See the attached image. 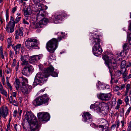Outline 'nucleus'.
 I'll use <instances>...</instances> for the list:
<instances>
[{
    "label": "nucleus",
    "mask_w": 131,
    "mask_h": 131,
    "mask_svg": "<svg viewBox=\"0 0 131 131\" xmlns=\"http://www.w3.org/2000/svg\"><path fill=\"white\" fill-rule=\"evenodd\" d=\"M54 68L51 66L44 69L43 72H38L36 74L33 83V85H36L39 84L41 85L47 80V78L51 75L54 77L58 76V73L54 71Z\"/></svg>",
    "instance_id": "nucleus-1"
},
{
    "label": "nucleus",
    "mask_w": 131,
    "mask_h": 131,
    "mask_svg": "<svg viewBox=\"0 0 131 131\" xmlns=\"http://www.w3.org/2000/svg\"><path fill=\"white\" fill-rule=\"evenodd\" d=\"M64 38L63 36H60L57 39L53 38L49 40L46 44V47L48 51L50 54L48 57V61L50 63L53 60H55V56L52 54L53 53L58 46V42L60 41L62 38Z\"/></svg>",
    "instance_id": "nucleus-2"
},
{
    "label": "nucleus",
    "mask_w": 131,
    "mask_h": 131,
    "mask_svg": "<svg viewBox=\"0 0 131 131\" xmlns=\"http://www.w3.org/2000/svg\"><path fill=\"white\" fill-rule=\"evenodd\" d=\"M99 35L98 33L95 32L93 34L90 39L91 40V43L94 45L92 48V52L96 56L101 54L103 51L100 44L102 40L99 38Z\"/></svg>",
    "instance_id": "nucleus-3"
},
{
    "label": "nucleus",
    "mask_w": 131,
    "mask_h": 131,
    "mask_svg": "<svg viewBox=\"0 0 131 131\" xmlns=\"http://www.w3.org/2000/svg\"><path fill=\"white\" fill-rule=\"evenodd\" d=\"M28 123L23 124L24 129H26V131H39V125L37 121V119L34 115L32 116L28 121Z\"/></svg>",
    "instance_id": "nucleus-4"
},
{
    "label": "nucleus",
    "mask_w": 131,
    "mask_h": 131,
    "mask_svg": "<svg viewBox=\"0 0 131 131\" xmlns=\"http://www.w3.org/2000/svg\"><path fill=\"white\" fill-rule=\"evenodd\" d=\"M38 41L33 38H28L25 41V44L26 48L29 50L33 49H39L38 46Z\"/></svg>",
    "instance_id": "nucleus-5"
},
{
    "label": "nucleus",
    "mask_w": 131,
    "mask_h": 131,
    "mask_svg": "<svg viewBox=\"0 0 131 131\" xmlns=\"http://www.w3.org/2000/svg\"><path fill=\"white\" fill-rule=\"evenodd\" d=\"M48 96L45 94L35 99L32 102V104L35 106L41 105L47 103L49 100Z\"/></svg>",
    "instance_id": "nucleus-6"
},
{
    "label": "nucleus",
    "mask_w": 131,
    "mask_h": 131,
    "mask_svg": "<svg viewBox=\"0 0 131 131\" xmlns=\"http://www.w3.org/2000/svg\"><path fill=\"white\" fill-rule=\"evenodd\" d=\"M111 57H110L109 56L106 55H104L102 57L103 59L105 61V64L108 66L111 73V68L110 66V65L111 64L112 67H113L114 66H115L116 65L117 61L120 59V58L117 60L113 58H112V56H113V55H111Z\"/></svg>",
    "instance_id": "nucleus-7"
},
{
    "label": "nucleus",
    "mask_w": 131,
    "mask_h": 131,
    "mask_svg": "<svg viewBox=\"0 0 131 131\" xmlns=\"http://www.w3.org/2000/svg\"><path fill=\"white\" fill-rule=\"evenodd\" d=\"M38 117L39 122L43 123L44 122H46L49 120L50 116L47 112H41L38 114Z\"/></svg>",
    "instance_id": "nucleus-8"
},
{
    "label": "nucleus",
    "mask_w": 131,
    "mask_h": 131,
    "mask_svg": "<svg viewBox=\"0 0 131 131\" xmlns=\"http://www.w3.org/2000/svg\"><path fill=\"white\" fill-rule=\"evenodd\" d=\"M26 65L22 70L21 73L23 75L27 77L33 72L34 69L32 66L30 64Z\"/></svg>",
    "instance_id": "nucleus-9"
},
{
    "label": "nucleus",
    "mask_w": 131,
    "mask_h": 131,
    "mask_svg": "<svg viewBox=\"0 0 131 131\" xmlns=\"http://www.w3.org/2000/svg\"><path fill=\"white\" fill-rule=\"evenodd\" d=\"M98 98L103 101H108L111 98L112 94L111 93H100L97 94Z\"/></svg>",
    "instance_id": "nucleus-10"
},
{
    "label": "nucleus",
    "mask_w": 131,
    "mask_h": 131,
    "mask_svg": "<svg viewBox=\"0 0 131 131\" xmlns=\"http://www.w3.org/2000/svg\"><path fill=\"white\" fill-rule=\"evenodd\" d=\"M101 109L99 112H101L104 114H106L109 112L110 107L108 104L104 102H102L101 103Z\"/></svg>",
    "instance_id": "nucleus-11"
},
{
    "label": "nucleus",
    "mask_w": 131,
    "mask_h": 131,
    "mask_svg": "<svg viewBox=\"0 0 131 131\" xmlns=\"http://www.w3.org/2000/svg\"><path fill=\"white\" fill-rule=\"evenodd\" d=\"M67 14L64 12H62L60 14L57 15L56 17L52 16L51 17L53 20H52V22H54L55 23H57L58 22L57 21L60 20L62 21L63 18L67 16Z\"/></svg>",
    "instance_id": "nucleus-12"
},
{
    "label": "nucleus",
    "mask_w": 131,
    "mask_h": 131,
    "mask_svg": "<svg viewBox=\"0 0 131 131\" xmlns=\"http://www.w3.org/2000/svg\"><path fill=\"white\" fill-rule=\"evenodd\" d=\"M43 6V5L40 4L39 6V5H37L36 6V7L38 8L37 10L39 11V13L36 15V20L39 21L40 20H42L44 18L45 16V15L43 14L40 13V12L42 10L43 11V9H42Z\"/></svg>",
    "instance_id": "nucleus-13"
},
{
    "label": "nucleus",
    "mask_w": 131,
    "mask_h": 131,
    "mask_svg": "<svg viewBox=\"0 0 131 131\" xmlns=\"http://www.w3.org/2000/svg\"><path fill=\"white\" fill-rule=\"evenodd\" d=\"M0 115L3 118H6L8 115V109L7 106L5 105L1 106L0 108Z\"/></svg>",
    "instance_id": "nucleus-14"
},
{
    "label": "nucleus",
    "mask_w": 131,
    "mask_h": 131,
    "mask_svg": "<svg viewBox=\"0 0 131 131\" xmlns=\"http://www.w3.org/2000/svg\"><path fill=\"white\" fill-rule=\"evenodd\" d=\"M82 116L83 117L82 120L84 122L89 123L92 121V115L88 112L83 113Z\"/></svg>",
    "instance_id": "nucleus-15"
},
{
    "label": "nucleus",
    "mask_w": 131,
    "mask_h": 131,
    "mask_svg": "<svg viewBox=\"0 0 131 131\" xmlns=\"http://www.w3.org/2000/svg\"><path fill=\"white\" fill-rule=\"evenodd\" d=\"M23 28L22 27L18 28L15 31V33L14 34L15 39H18L23 37Z\"/></svg>",
    "instance_id": "nucleus-16"
},
{
    "label": "nucleus",
    "mask_w": 131,
    "mask_h": 131,
    "mask_svg": "<svg viewBox=\"0 0 131 131\" xmlns=\"http://www.w3.org/2000/svg\"><path fill=\"white\" fill-rule=\"evenodd\" d=\"M32 88V86L31 85L27 84L26 86H21L20 89L23 93L27 94L30 92Z\"/></svg>",
    "instance_id": "nucleus-17"
},
{
    "label": "nucleus",
    "mask_w": 131,
    "mask_h": 131,
    "mask_svg": "<svg viewBox=\"0 0 131 131\" xmlns=\"http://www.w3.org/2000/svg\"><path fill=\"white\" fill-rule=\"evenodd\" d=\"M42 57V55H35L32 56L29 58V61L30 63H36Z\"/></svg>",
    "instance_id": "nucleus-18"
},
{
    "label": "nucleus",
    "mask_w": 131,
    "mask_h": 131,
    "mask_svg": "<svg viewBox=\"0 0 131 131\" xmlns=\"http://www.w3.org/2000/svg\"><path fill=\"white\" fill-rule=\"evenodd\" d=\"M21 60L23 62L21 63L22 65L29 64L28 60H29V57L28 55L21 56Z\"/></svg>",
    "instance_id": "nucleus-19"
},
{
    "label": "nucleus",
    "mask_w": 131,
    "mask_h": 131,
    "mask_svg": "<svg viewBox=\"0 0 131 131\" xmlns=\"http://www.w3.org/2000/svg\"><path fill=\"white\" fill-rule=\"evenodd\" d=\"M12 46L13 49L14 50L15 54H16L19 53L20 49L21 46V44L18 43L15 46L13 45Z\"/></svg>",
    "instance_id": "nucleus-20"
},
{
    "label": "nucleus",
    "mask_w": 131,
    "mask_h": 131,
    "mask_svg": "<svg viewBox=\"0 0 131 131\" xmlns=\"http://www.w3.org/2000/svg\"><path fill=\"white\" fill-rule=\"evenodd\" d=\"M10 103L12 104L14 106H17L18 105L17 99L16 98H13L12 96L9 98Z\"/></svg>",
    "instance_id": "nucleus-21"
},
{
    "label": "nucleus",
    "mask_w": 131,
    "mask_h": 131,
    "mask_svg": "<svg viewBox=\"0 0 131 131\" xmlns=\"http://www.w3.org/2000/svg\"><path fill=\"white\" fill-rule=\"evenodd\" d=\"M99 103L94 104H91L90 106L91 109H94L97 112H99L100 111L101 108L99 106Z\"/></svg>",
    "instance_id": "nucleus-22"
},
{
    "label": "nucleus",
    "mask_w": 131,
    "mask_h": 131,
    "mask_svg": "<svg viewBox=\"0 0 131 131\" xmlns=\"http://www.w3.org/2000/svg\"><path fill=\"white\" fill-rule=\"evenodd\" d=\"M116 99L115 98H113L111 101L108 102L107 103L108 104L110 109H111L114 107L116 104Z\"/></svg>",
    "instance_id": "nucleus-23"
},
{
    "label": "nucleus",
    "mask_w": 131,
    "mask_h": 131,
    "mask_svg": "<svg viewBox=\"0 0 131 131\" xmlns=\"http://www.w3.org/2000/svg\"><path fill=\"white\" fill-rule=\"evenodd\" d=\"M34 115L31 111H28L26 112L25 117L28 121L30 118H31V117Z\"/></svg>",
    "instance_id": "nucleus-24"
},
{
    "label": "nucleus",
    "mask_w": 131,
    "mask_h": 131,
    "mask_svg": "<svg viewBox=\"0 0 131 131\" xmlns=\"http://www.w3.org/2000/svg\"><path fill=\"white\" fill-rule=\"evenodd\" d=\"M8 32L9 33H12L13 32L14 30V27L15 25L9 24H8Z\"/></svg>",
    "instance_id": "nucleus-25"
},
{
    "label": "nucleus",
    "mask_w": 131,
    "mask_h": 131,
    "mask_svg": "<svg viewBox=\"0 0 131 131\" xmlns=\"http://www.w3.org/2000/svg\"><path fill=\"white\" fill-rule=\"evenodd\" d=\"M42 27V26L40 21H39V22L36 24H33L32 25L33 28H41Z\"/></svg>",
    "instance_id": "nucleus-26"
},
{
    "label": "nucleus",
    "mask_w": 131,
    "mask_h": 131,
    "mask_svg": "<svg viewBox=\"0 0 131 131\" xmlns=\"http://www.w3.org/2000/svg\"><path fill=\"white\" fill-rule=\"evenodd\" d=\"M22 79V81L21 82V86H26L28 83V80L26 78L21 77Z\"/></svg>",
    "instance_id": "nucleus-27"
},
{
    "label": "nucleus",
    "mask_w": 131,
    "mask_h": 131,
    "mask_svg": "<svg viewBox=\"0 0 131 131\" xmlns=\"http://www.w3.org/2000/svg\"><path fill=\"white\" fill-rule=\"evenodd\" d=\"M14 84L16 90H18L20 88V82L19 80L18 79H16Z\"/></svg>",
    "instance_id": "nucleus-28"
},
{
    "label": "nucleus",
    "mask_w": 131,
    "mask_h": 131,
    "mask_svg": "<svg viewBox=\"0 0 131 131\" xmlns=\"http://www.w3.org/2000/svg\"><path fill=\"white\" fill-rule=\"evenodd\" d=\"M128 72L126 69H121V74H122L123 77H127Z\"/></svg>",
    "instance_id": "nucleus-29"
},
{
    "label": "nucleus",
    "mask_w": 131,
    "mask_h": 131,
    "mask_svg": "<svg viewBox=\"0 0 131 131\" xmlns=\"http://www.w3.org/2000/svg\"><path fill=\"white\" fill-rule=\"evenodd\" d=\"M48 19L47 18H44L42 20H40V21L42 26L46 25L48 22Z\"/></svg>",
    "instance_id": "nucleus-30"
},
{
    "label": "nucleus",
    "mask_w": 131,
    "mask_h": 131,
    "mask_svg": "<svg viewBox=\"0 0 131 131\" xmlns=\"http://www.w3.org/2000/svg\"><path fill=\"white\" fill-rule=\"evenodd\" d=\"M126 62L125 60H123L121 63V69H124L126 65Z\"/></svg>",
    "instance_id": "nucleus-31"
},
{
    "label": "nucleus",
    "mask_w": 131,
    "mask_h": 131,
    "mask_svg": "<svg viewBox=\"0 0 131 131\" xmlns=\"http://www.w3.org/2000/svg\"><path fill=\"white\" fill-rule=\"evenodd\" d=\"M15 20L14 19L12 16H10V21L8 23L9 24L15 25Z\"/></svg>",
    "instance_id": "nucleus-32"
},
{
    "label": "nucleus",
    "mask_w": 131,
    "mask_h": 131,
    "mask_svg": "<svg viewBox=\"0 0 131 131\" xmlns=\"http://www.w3.org/2000/svg\"><path fill=\"white\" fill-rule=\"evenodd\" d=\"M100 123L102 124V125H105L108 124V122L105 119L102 118L101 119V121H100Z\"/></svg>",
    "instance_id": "nucleus-33"
},
{
    "label": "nucleus",
    "mask_w": 131,
    "mask_h": 131,
    "mask_svg": "<svg viewBox=\"0 0 131 131\" xmlns=\"http://www.w3.org/2000/svg\"><path fill=\"white\" fill-rule=\"evenodd\" d=\"M123 48L124 51H127L128 49V45L127 43H125L123 45Z\"/></svg>",
    "instance_id": "nucleus-34"
},
{
    "label": "nucleus",
    "mask_w": 131,
    "mask_h": 131,
    "mask_svg": "<svg viewBox=\"0 0 131 131\" xmlns=\"http://www.w3.org/2000/svg\"><path fill=\"white\" fill-rule=\"evenodd\" d=\"M121 74V70H118L115 72V74L116 76L118 77L120 76Z\"/></svg>",
    "instance_id": "nucleus-35"
},
{
    "label": "nucleus",
    "mask_w": 131,
    "mask_h": 131,
    "mask_svg": "<svg viewBox=\"0 0 131 131\" xmlns=\"http://www.w3.org/2000/svg\"><path fill=\"white\" fill-rule=\"evenodd\" d=\"M0 92L3 95H4L6 97L7 96V93L6 91L4 89L0 91Z\"/></svg>",
    "instance_id": "nucleus-36"
},
{
    "label": "nucleus",
    "mask_w": 131,
    "mask_h": 131,
    "mask_svg": "<svg viewBox=\"0 0 131 131\" xmlns=\"http://www.w3.org/2000/svg\"><path fill=\"white\" fill-rule=\"evenodd\" d=\"M124 100L126 103V105H128L129 104V99L128 96H126L124 99Z\"/></svg>",
    "instance_id": "nucleus-37"
},
{
    "label": "nucleus",
    "mask_w": 131,
    "mask_h": 131,
    "mask_svg": "<svg viewBox=\"0 0 131 131\" xmlns=\"http://www.w3.org/2000/svg\"><path fill=\"white\" fill-rule=\"evenodd\" d=\"M105 126V125H98V127H99L100 128H101V131H106V130L104 131L105 128H104V127Z\"/></svg>",
    "instance_id": "nucleus-38"
},
{
    "label": "nucleus",
    "mask_w": 131,
    "mask_h": 131,
    "mask_svg": "<svg viewBox=\"0 0 131 131\" xmlns=\"http://www.w3.org/2000/svg\"><path fill=\"white\" fill-rule=\"evenodd\" d=\"M104 84H103L102 85H100L98 86V87H97V88H98V89L100 90H104Z\"/></svg>",
    "instance_id": "nucleus-39"
},
{
    "label": "nucleus",
    "mask_w": 131,
    "mask_h": 131,
    "mask_svg": "<svg viewBox=\"0 0 131 131\" xmlns=\"http://www.w3.org/2000/svg\"><path fill=\"white\" fill-rule=\"evenodd\" d=\"M21 17H17L15 20V24L17 23L20 20Z\"/></svg>",
    "instance_id": "nucleus-40"
},
{
    "label": "nucleus",
    "mask_w": 131,
    "mask_h": 131,
    "mask_svg": "<svg viewBox=\"0 0 131 131\" xmlns=\"http://www.w3.org/2000/svg\"><path fill=\"white\" fill-rule=\"evenodd\" d=\"M120 89L119 87L117 85H115L114 87V90L115 91H117Z\"/></svg>",
    "instance_id": "nucleus-41"
},
{
    "label": "nucleus",
    "mask_w": 131,
    "mask_h": 131,
    "mask_svg": "<svg viewBox=\"0 0 131 131\" xmlns=\"http://www.w3.org/2000/svg\"><path fill=\"white\" fill-rule=\"evenodd\" d=\"M24 15L26 16H27L29 15V13L27 10H25L24 11Z\"/></svg>",
    "instance_id": "nucleus-42"
},
{
    "label": "nucleus",
    "mask_w": 131,
    "mask_h": 131,
    "mask_svg": "<svg viewBox=\"0 0 131 131\" xmlns=\"http://www.w3.org/2000/svg\"><path fill=\"white\" fill-rule=\"evenodd\" d=\"M90 125L94 128H98V125H96L94 123H91Z\"/></svg>",
    "instance_id": "nucleus-43"
},
{
    "label": "nucleus",
    "mask_w": 131,
    "mask_h": 131,
    "mask_svg": "<svg viewBox=\"0 0 131 131\" xmlns=\"http://www.w3.org/2000/svg\"><path fill=\"white\" fill-rule=\"evenodd\" d=\"M6 83L7 84L8 86V87L10 89V90H12V89H13L12 87V86L11 85L10 83H9V82H6Z\"/></svg>",
    "instance_id": "nucleus-44"
},
{
    "label": "nucleus",
    "mask_w": 131,
    "mask_h": 131,
    "mask_svg": "<svg viewBox=\"0 0 131 131\" xmlns=\"http://www.w3.org/2000/svg\"><path fill=\"white\" fill-rule=\"evenodd\" d=\"M17 64L16 60L15 59H14L12 64V67H14L15 66V64Z\"/></svg>",
    "instance_id": "nucleus-45"
},
{
    "label": "nucleus",
    "mask_w": 131,
    "mask_h": 131,
    "mask_svg": "<svg viewBox=\"0 0 131 131\" xmlns=\"http://www.w3.org/2000/svg\"><path fill=\"white\" fill-rule=\"evenodd\" d=\"M131 110V107L130 106L129 108L127 109V111L126 113V115H128L130 111Z\"/></svg>",
    "instance_id": "nucleus-46"
},
{
    "label": "nucleus",
    "mask_w": 131,
    "mask_h": 131,
    "mask_svg": "<svg viewBox=\"0 0 131 131\" xmlns=\"http://www.w3.org/2000/svg\"><path fill=\"white\" fill-rule=\"evenodd\" d=\"M14 126L15 129L16 131H17V130L18 129V128H19L20 127V126L19 125H17V124H14Z\"/></svg>",
    "instance_id": "nucleus-47"
},
{
    "label": "nucleus",
    "mask_w": 131,
    "mask_h": 131,
    "mask_svg": "<svg viewBox=\"0 0 131 131\" xmlns=\"http://www.w3.org/2000/svg\"><path fill=\"white\" fill-rule=\"evenodd\" d=\"M17 6H15L12 9V13H14L15 12V11L17 9Z\"/></svg>",
    "instance_id": "nucleus-48"
},
{
    "label": "nucleus",
    "mask_w": 131,
    "mask_h": 131,
    "mask_svg": "<svg viewBox=\"0 0 131 131\" xmlns=\"http://www.w3.org/2000/svg\"><path fill=\"white\" fill-rule=\"evenodd\" d=\"M11 38H8L7 40V42L8 44H9L10 45H12V42L11 41Z\"/></svg>",
    "instance_id": "nucleus-49"
},
{
    "label": "nucleus",
    "mask_w": 131,
    "mask_h": 131,
    "mask_svg": "<svg viewBox=\"0 0 131 131\" xmlns=\"http://www.w3.org/2000/svg\"><path fill=\"white\" fill-rule=\"evenodd\" d=\"M14 54V52L11 50L9 51V56L11 58H13Z\"/></svg>",
    "instance_id": "nucleus-50"
},
{
    "label": "nucleus",
    "mask_w": 131,
    "mask_h": 131,
    "mask_svg": "<svg viewBox=\"0 0 131 131\" xmlns=\"http://www.w3.org/2000/svg\"><path fill=\"white\" fill-rule=\"evenodd\" d=\"M6 20L7 21H8L9 20V15L7 12L6 13Z\"/></svg>",
    "instance_id": "nucleus-51"
},
{
    "label": "nucleus",
    "mask_w": 131,
    "mask_h": 131,
    "mask_svg": "<svg viewBox=\"0 0 131 131\" xmlns=\"http://www.w3.org/2000/svg\"><path fill=\"white\" fill-rule=\"evenodd\" d=\"M17 110H15L13 112V116L14 117H15L17 115Z\"/></svg>",
    "instance_id": "nucleus-52"
},
{
    "label": "nucleus",
    "mask_w": 131,
    "mask_h": 131,
    "mask_svg": "<svg viewBox=\"0 0 131 131\" xmlns=\"http://www.w3.org/2000/svg\"><path fill=\"white\" fill-rule=\"evenodd\" d=\"M122 104V101L120 99H119L118 100V101H117V104H118V105H121V104Z\"/></svg>",
    "instance_id": "nucleus-53"
},
{
    "label": "nucleus",
    "mask_w": 131,
    "mask_h": 131,
    "mask_svg": "<svg viewBox=\"0 0 131 131\" xmlns=\"http://www.w3.org/2000/svg\"><path fill=\"white\" fill-rule=\"evenodd\" d=\"M104 90L106 89H108L110 88L109 86L108 85L104 84Z\"/></svg>",
    "instance_id": "nucleus-54"
},
{
    "label": "nucleus",
    "mask_w": 131,
    "mask_h": 131,
    "mask_svg": "<svg viewBox=\"0 0 131 131\" xmlns=\"http://www.w3.org/2000/svg\"><path fill=\"white\" fill-rule=\"evenodd\" d=\"M0 56L3 59L4 58V56L3 52L2 51H1L0 53Z\"/></svg>",
    "instance_id": "nucleus-55"
},
{
    "label": "nucleus",
    "mask_w": 131,
    "mask_h": 131,
    "mask_svg": "<svg viewBox=\"0 0 131 131\" xmlns=\"http://www.w3.org/2000/svg\"><path fill=\"white\" fill-rule=\"evenodd\" d=\"M103 84V83H102L100 81H98V84H97V88L98 87V86H99V85H101Z\"/></svg>",
    "instance_id": "nucleus-56"
},
{
    "label": "nucleus",
    "mask_w": 131,
    "mask_h": 131,
    "mask_svg": "<svg viewBox=\"0 0 131 131\" xmlns=\"http://www.w3.org/2000/svg\"><path fill=\"white\" fill-rule=\"evenodd\" d=\"M19 62H17L16 66V71H17L18 70V68L19 67Z\"/></svg>",
    "instance_id": "nucleus-57"
},
{
    "label": "nucleus",
    "mask_w": 131,
    "mask_h": 131,
    "mask_svg": "<svg viewBox=\"0 0 131 131\" xmlns=\"http://www.w3.org/2000/svg\"><path fill=\"white\" fill-rule=\"evenodd\" d=\"M120 123L119 121H117L116 123V125H117V128H118V127Z\"/></svg>",
    "instance_id": "nucleus-58"
},
{
    "label": "nucleus",
    "mask_w": 131,
    "mask_h": 131,
    "mask_svg": "<svg viewBox=\"0 0 131 131\" xmlns=\"http://www.w3.org/2000/svg\"><path fill=\"white\" fill-rule=\"evenodd\" d=\"M12 95L15 98H16V93L15 92H13L12 93Z\"/></svg>",
    "instance_id": "nucleus-59"
},
{
    "label": "nucleus",
    "mask_w": 131,
    "mask_h": 131,
    "mask_svg": "<svg viewBox=\"0 0 131 131\" xmlns=\"http://www.w3.org/2000/svg\"><path fill=\"white\" fill-rule=\"evenodd\" d=\"M23 23L25 24L28 25L29 24V23L25 19H24L23 20Z\"/></svg>",
    "instance_id": "nucleus-60"
},
{
    "label": "nucleus",
    "mask_w": 131,
    "mask_h": 131,
    "mask_svg": "<svg viewBox=\"0 0 131 131\" xmlns=\"http://www.w3.org/2000/svg\"><path fill=\"white\" fill-rule=\"evenodd\" d=\"M3 87L2 84L0 82V91L3 89Z\"/></svg>",
    "instance_id": "nucleus-61"
},
{
    "label": "nucleus",
    "mask_w": 131,
    "mask_h": 131,
    "mask_svg": "<svg viewBox=\"0 0 131 131\" xmlns=\"http://www.w3.org/2000/svg\"><path fill=\"white\" fill-rule=\"evenodd\" d=\"M131 127V124H129V126L128 127V128H129L127 129V131H129L130 129V128Z\"/></svg>",
    "instance_id": "nucleus-62"
},
{
    "label": "nucleus",
    "mask_w": 131,
    "mask_h": 131,
    "mask_svg": "<svg viewBox=\"0 0 131 131\" xmlns=\"http://www.w3.org/2000/svg\"><path fill=\"white\" fill-rule=\"evenodd\" d=\"M121 123H122V126L123 127L124 126V121L123 120L122 121H121Z\"/></svg>",
    "instance_id": "nucleus-63"
},
{
    "label": "nucleus",
    "mask_w": 131,
    "mask_h": 131,
    "mask_svg": "<svg viewBox=\"0 0 131 131\" xmlns=\"http://www.w3.org/2000/svg\"><path fill=\"white\" fill-rule=\"evenodd\" d=\"M120 105L117 104L116 106L115 107V109L117 110L119 108Z\"/></svg>",
    "instance_id": "nucleus-64"
}]
</instances>
